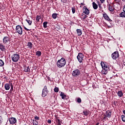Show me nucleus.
<instances>
[{
    "instance_id": "obj_28",
    "label": "nucleus",
    "mask_w": 125,
    "mask_h": 125,
    "mask_svg": "<svg viewBox=\"0 0 125 125\" xmlns=\"http://www.w3.org/2000/svg\"><path fill=\"white\" fill-rule=\"evenodd\" d=\"M26 22H27V23L29 24V25L30 26H31V25H32V21H30V19L26 20Z\"/></svg>"
},
{
    "instance_id": "obj_49",
    "label": "nucleus",
    "mask_w": 125,
    "mask_h": 125,
    "mask_svg": "<svg viewBox=\"0 0 125 125\" xmlns=\"http://www.w3.org/2000/svg\"><path fill=\"white\" fill-rule=\"evenodd\" d=\"M124 65L125 66V60H123Z\"/></svg>"
},
{
    "instance_id": "obj_29",
    "label": "nucleus",
    "mask_w": 125,
    "mask_h": 125,
    "mask_svg": "<svg viewBox=\"0 0 125 125\" xmlns=\"http://www.w3.org/2000/svg\"><path fill=\"white\" fill-rule=\"evenodd\" d=\"M36 55L38 56V57H40L42 55V52L40 51H38L36 52Z\"/></svg>"
},
{
    "instance_id": "obj_17",
    "label": "nucleus",
    "mask_w": 125,
    "mask_h": 125,
    "mask_svg": "<svg viewBox=\"0 0 125 125\" xmlns=\"http://www.w3.org/2000/svg\"><path fill=\"white\" fill-rule=\"evenodd\" d=\"M92 6H93V8L94 9H97L98 8V5L95 3V2H92Z\"/></svg>"
},
{
    "instance_id": "obj_37",
    "label": "nucleus",
    "mask_w": 125,
    "mask_h": 125,
    "mask_svg": "<svg viewBox=\"0 0 125 125\" xmlns=\"http://www.w3.org/2000/svg\"><path fill=\"white\" fill-rule=\"evenodd\" d=\"M121 119L123 121V122H125V115H122L121 116Z\"/></svg>"
},
{
    "instance_id": "obj_20",
    "label": "nucleus",
    "mask_w": 125,
    "mask_h": 125,
    "mask_svg": "<svg viewBox=\"0 0 125 125\" xmlns=\"http://www.w3.org/2000/svg\"><path fill=\"white\" fill-rule=\"evenodd\" d=\"M60 96L62 97V99H65V98H66V95L65 93L63 92H61Z\"/></svg>"
},
{
    "instance_id": "obj_6",
    "label": "nucleus",
    "mask_w": 125,
    "mask_h": 125,
    "mask_svg": "<svg viewBox=\"0 0 125 125\" xmlns=\"http://www.w3.org/2000/svg\"><path fill=\"white\" fill-rule=\"evenodd\" d=\"M120 56V55H119V52L115 51L111 55V57L112 59H114V60H116V59H118Z\"/></svg>"
},
{
    "instance_id": "obj_8",
    "label": "nucleus",
    "mask_w": 125,
    "mask_h": 125,
    "mask_svg": "<svg viewBox=\"0 0 125 125\" xmlns=\"http://www.w3.org/2000/svg\"><path fill=\"white\" fill-rule=\"evenodd\" d=\"M8 42H10V38L7 36L4 37L3 38V43L6 44Z\"/></svg>"
},
{
    "instance_id": "obj_19",
    "label": "nucleus",
    "mask_w": 125,
    "mask_h": 125,
    "mask_svg": "<svg viewBox=\"0 0 125 125\" xmlns=\"http://www.w3.org/2000/svg\"><path fill=\"white\" fill-rule=\"evenodd\" d=\"M27 46H28V48L30 49H31V48L33 47V43L31 42H28L27 44Z\"/></svg>"
},
{
    "instance_id": "obj_18",
    "label": "nucleus",
    "mask_w": 125,
    "mask_h": 125,
    "mask_svg": "<svg viewBox=\"0 0 125 125\" xmlns=\"http://www.w3.org/2000/svg\"><path fill=\"white\" fill-rule=\"evenodd\" d=\"M48 94V92L45 91V90H42V97H45V96H46V95H47Z\"/></svg>"
},
{
    "instance_id": "obj_13",
    "label": "nucleus",
    "mask_w": 125,
    "mask_h": 125,
    "mask_svg": "<svg viewBox=\"0 0 125 125\" xmlns=\"http://www.w3.org/2000/svg\"><path fill=\"white\" fill-rule=\"evenodd\" d=\"M84 11L83 12L84 14H86V15H88L89 14V10L87 8V7H84Z\"/></svg>"
},
{
    "instance_id": "obj_45",
    "label": "nucleus",
    "mask_w": 125,
    "mask_h": 125,
    "mask_svg": "<svg viewBox=\"0 0 125 125\" xmlns=\"http://www.w3.org/2000/svg\"><path fill=\"white\" fill-rule=\"evenodd\" d=\"M107 20V21H109V22H112V20L109 17H108V19H107V20Z\"/></svg>"
},
{
    "instance_id": "obj_51",
    "label": "nucleus",
    "mask_w": 125,
    "mask_h": 125,
    "mask_svg": "<svg viewBox=\"0 0 125 125\" xmlns=\"http://www.w3.org/2000/svg\"><path fill=\"white\" fill-rule=\"evenodd\" d=\"M81 4L83 6V5H84V4L83 3H81Z\"/></svg>"
},
{
    "instance_id": "obj_40",
    "label": "nucleus",
    "mask_w": 125,
    "mask_h": 125,
    "mask_svg": "<svg viewBox=\"0 0 125 125\" xmlns=\"http://www.w3.org/2000/svg\"><path fill=\"white\" fill-rule=\"evenodd\" d=\"M62 2L63 3H66L67 2V0H61Z\"/></svg>"
},
{
    "instance_id": "obj_44",
    "label": "nucleus",
    "mask_w": 125,
    "mask_h": 125,
    "mask_svg": "<svg viewBox=\"0 0 125 125\" xmlns=\"http://www.w3.org/2000/svg\"><path fill=\"white\" fill-rule=\"evenodd\" d=\"M2 121V117L0 116V124H1V121Z\"/></svg>"
},
{
    "instance_id": "obj_4",
    "label": "nucleus",
    "mask_w": 125,
    "mask_h": 125,
    "mask_svg": "<svg viewBox=\"0 0 125 125\" xmlns=\"http://www.w3.org/2000/svg\"><path fill=\"white\" fill-rule=\"evenodd\" d=\"M16 32L18 33L19 35L23 34V29L21 25H17L16 27Z\"/></svg>"
},
{
    "instance_id": "obj_30",
    "label": "nucleus",
    "mask_w": 125,
    "mask_h": 125,
    "mask_svg": "<svg viewBox=\"0 0 125 125\" xmlns=\"http://www.w3.org/2000/svg\"><path fill=\"white\" fill-rule=\"evenodd\" d=\"M4 65V62L2 60H0V67H2Z\"/></svg>"
},
{
    "instance_id": "obj_9",
    "label": "nucleus",
    "mask_w": 125,
    "mask_h": 125,
    "mask_svg": "<svg viewBox=\"0 0 125 125\" xmlns=\"http://www.w3.org/2000/svg\"><path fill=\"white\" fill-rule=\"evenodd\" d=\"M9 121L10 124L11 125H14L15 124H16V123L17 122L16 118H15L14 117L10 118L9 119Z\"/></svg>"
},
{
    "instance_id": "obj_25",
    "label": "nucleus",
    "mask_w": 125,
    "mask_h": 125,
    "mask_svg": "<svg viewBox=\"0 0 125 125\" xmlns=\"http://www.w3.org/2000/svg\"><path fill=\"white\" fill-rule=\"evenodd\" d=\"M58 15V14H56V13H53L52 15V18H53V19H56L57 18V16Z\"/></svg>"
},
{
    "instance_id": "obj_54",
    "label": "nucleus",
    "mask_w": 125,
    "mask_h": 125,
    "mask_svg": "<svg viewBox=\"0 0 125 125\" xmlns=\"http://www.w3.org/2000/svg\"><path fill=\"white\" fill-rule=\"evenodd\" d=\"M117 0H114V1H117Z\"/></svg>"
},
{
    "instance_id": "obj_11",
    "label": "nucleus",
    "mask_w": 125,
    "mask_h": 125,
    "mask_svg": "<svg viewBox=\"0 0 125 125\" xmlns=\"http://www.w3.org/2000/svg\"><path fill=\"white\" fill-rule=\"evenodd\" d=\"M108 10L110 11V12H114L115 11V8L114 6H112L111 4L108 5Z\"/></svg>"
},
{
    "instance_id": "obj_39",
    "label": "nucleus",
    "mask_w": 125,
    "mask_h": 125,
    "mask_svg": "<svg viewBox=\"0 0 125 125\" xmlns=\"http://www.w3.org/2000/svg\"><path fill=\"white\" fill-rule=\"evenodd\" d=\"M34 119L35 120V121H39V120H40V118L38 117V116H36L35 117H34Z\"/></svg>"
},
{
    "instance_id": "obj_52",
    "label": "nucleus",
    "mask_w": 125,
    "mask_h": 125,
    "mask_svg": "<svg viewBox=\"0 0 125 125\" xmlns=\"http://www.w3.org/2000/svg\"><path fill=\"white\" fill-rule=\"evenodd\" d=\"M104 119H106V116H105V117L104 118Z\"/></svg>"
},
{
    "instance_id": "obj_41",
    "label": "nucleus",
    "mask_w": 125,
    "mask_h": 125,
    "mask_svg": "<svg viewBox=\"0 0 125 125\" xmlns=\"http://www.w3.org/2000/svg\"><path fill=\"white\" fill-rule=\"evenodd\" d=\"M87 17V16H86V15H84V16H83V17L82 18L84 20V19H86Z\"/></svg>"
},
{
    "instance_id": "obj_27",
    "label": "nucleus",
    "mask_w": 125,
    "mask_h": 125,
    "mask_svg": "<svg viewBox=\"0 0 125 125\" xmlns=\"http://www.w3.org/2000/svg\"><path fill=\"white\" fill-rule=\"evenodd\" d=\"M33 125H39V122L37 120H33Z\"/></svg>"
},
{
    "instance_id": "obj_55",
    "label": "nucleus",
    "mask_w": 125,
    "mask_h": 125,
    "mask_svg": "<svg viewBox=\"0 0 125 125\" xmlns=\"http://www.w3.org/2000/svg\"><path fill=\"white\" fill-rule=\"evenodd\" d=\"M123 1H125V0H122Z\"/></svg>"
},
{
    "instance_id": "obj_35",
    "label": "nucleus",
    "mask_w": 125,
    "mask_h": 125,
    "mask_svg": "<svg viewBox=\"0 0 125 125\" xmlns=\"http://www.w3.org/2000/svg\"><path fill=\"white\" fill-rule=\"evenodd\" d=\"M54 91L55 92H58L59 91V88H58L57 87H55L54 89Z\"/></svg>"
},
{
    "instance_id": "obj_15",
    "label": "nucleus",
    "mask_w": 125,
    "mask_h": 125,
    "mask_svg": "<svg viewBox=\"0 0 125 125\" xmlns=\"http://www.w3.org/2000/svg\"><path fill=\"white\" fill-rule=\"evenodd\" d=\"M4 87L6 90H9V89H10V84L6 83L4 85Z\"/></svg>"
},
{
    "instance_id": "obj_3",
    "label": "nucleus",
    "mask_w": 125,
    "mask_h": 125,
    "mask_svg": "<svg viewBox=\"0 0 125 125\" xmlns=\"http://www.w3.org/2000/svg\"><path fill=\"white\" fill-rule=\"evenodd\" d=\"M13 62H18L20 59V55L17 53L13 54L11 56Z\"/></svg>"
},
{
    "instance_id": "obj_7",
    "label": "nucleus",
    "mask_w": 125,
    "mask_h": 125,
    "mask_svg": "<svg viewBox=\"0 0 125 125\" xmlns=\"http://www.w3.org/2000/svg\"><path fill=\"white\" fill-rule=\"evenodd\" d=\"M77 59L80 63H82L83 60V54L81 53H79L78 55L77 56Z\"/></svg>"
},
{
    "instance_id": "obj_33",
    "label": "nucleus",
    "mask_w": 125,
    "mask_h": 125,
    "mask_svg": "<svg viewBox=\"0 0 125 125\" xmlns=\"http://www.w3.org/2000/svg\"><path fill=\"white\" fill-rule=\"evenodd\" d=\"M42 90H45L46 92H49V91H48V89H47V86H44L43 89Z\"/></svg>"
},
{
    "instance_id": "obj_38",
    "label": "nucleus",
    "mask_w": 125,
    "mask_h": 125,
    "mask_svg": "<svg viewBox=\"0 0 125 125\" xmlns=\"http://www.w3.org/2000/svg\"><path fill=\"white\" fill-rule=\"evenodd\" d=\"M77 102L78 103H82V99H81V98H78L77 99Z\"/></svg>"
},
{
    "instance_id": "obj_23",
    "label": "nucleus",
    "mask_w": 125,
    "mask_h": 125,
    "mask_svg": "<svg viewBox=\"0 0 125 125\" xmlns=\"http://www.w3.org/2000/svg\"><path fill=\"white\" fill-rule=\"evenodd\" d=\"M117 94L119 97H122V96L124 95V94H123V92L122 91H119L117 93Z\"/></svg>"
},
{
    "instance_id": "obj_21",
    "label": "nucleus",
    "mask_w": 125,
    "mask_h": 125,
    "mask_svg": "<svg viewBox=\"0 0 125 125\" xmlns=\"http://www.w3.org/2000/svg\"><path fill=\"white\" fill-rule=\"evenodd\" d=\"M24 72H25V73H28V72H30V66H24Z\"/></svg>"
},
{
    "instance_id": "obj_22",
    "label": "nucleus",
    "mask_w": 125,
    "mask_h": 125,
    "mask_svg": "<svg viewBox=\"0 0 125 125\" xmlns=\"http://www.w3.org/2000/svg\"><path fill=\"white\" fill-rule=\"evenodd\" d=\"M120 17H122L123 18H125V11H123V12H122L120 15Z\"/></svg>"
},
{
    "instance_id": "obj_10",
    "label": "nucleus",
    "mask_w": 125,
    "mask_h": 125,
    "mask_svg": "<svg viewBox=\"0 0 125 125\" xmlns=\"http://www.w3.org/2000/svg\"><path fill=\"white\" fill-rule=\"evenodd\" d=\"M0 50L1 51L6 53V49H5V45L0 43Z\"/></svg>"
},
{
    "instance_id": "obj_24",
    "label": "nucleus",
    "mask_w": 125,
    "mask_h": 125,
    "mask_svg": "<svg viewBox=\"0 0 125 125\" xmlns=\"http://www.w3.org/2000/svg\"><path fill=\"white\" fill-rule=\"evenodd\" d=\"M103 17L104 18V19H105V20H108L109 19V16H108L106 13L103 14Z\"/></svg>"
},
{
    "instance_id": "obj_47",
    "label": "nucleus",
    "mask_w": 125,
    "mask_h": 125,
    "mask_svg": "<svg viewBox=\"0 0 125 125\" xmlns=\"http://www.w3.org/2000/svg\"><path fill=\"white\" fill-rule=\"evenodd\" d=\"M24 30H26V31H30V30L28 28H26V27H24Z\"/></svg>"
},
{
    "instance_id": "obj_42",
    "label": "nucleus",
    "mask_w": 125,
    "mask_h": 125,
    "mask_svg": "<svg viewBox=\"0 0 125 125\" xmlns=\"http://www.w3.org/2000/svg\"><path fill=\"white\" fill-rule=\"evenodd\" d=\"M101 3H104L105 2V0H100Z\"/></svg>"
},
{
    "instance_id": "obj_5",
    "label": "nucleus",
    "mask_w": 125,
    "mask_h": 125,
    "mask_svg": "<svg viewBox=\"0 0 125 125\" xmlns=\"http://www.w3.org/2000/svg\"><path fill=\"white\" fill-rule=\"evenodd\" d=\"M80 74H81V71L77 69L73 71L72 75L73 77H77L80 76Z\"/></svg>"
},
{
    "instance_id": "obj_32",
    "label": "nucleus",
    "mask_w": 125,
    "mask_h": 125,
    "mask_svg": "<svg viewBox=\"0 0 125 125\" xmlns=\"http://www.w3.org/2000/svg\"><path fill=\"white\" fill-rule=\"evenodd\" d=\"M56 122L59 124H62V120H60V119H58L57 118L56 119Z\"/></svg>"
},
{
    "instance_id": "obj_26",
    "label": "nucleus",
    "mask_w": 125,
    "mask_h": 125,
    "mask_svg": "<svg viewBox=\"0 0 125 125\" xmlns=\"http://www.w3.org/2000/svg\"><path fill=\"white\" fill-rule=\"evenodd\" d=\"M41 18H42V17L40 16L37 15L36 18V21H37V22H40V20Z\"/></svg>"
},
{
    "instance_id": "obj_48",
    "label": "nucleus",
    "mask_w": 125,
    "mask_h": 125,
    "mask_svg": "<svg viewBox=\"0 0 125 125\" xmlns=\"http://www.w3.org/2000/svg\"><path fill=\"white\" fill-rule=\"evenodd\" d=\"M97 3H98V5H99V4H101V3H100V2H99V1H97Z\"/></svg>"
},
{
    "instance_id": "obj_34",
    "label": "nucleus",
    "mask_w": 125,
    "mask_h": 125,
    "mask_svg": "<svg viewBox=\"0 0 125 125\" xmlns=\"http://www.w3.org/2000/svg\"><path fill=\"white\" fill-rule=\"evenodd\" d=\"M10 87L11 89L10 91L11 92H12V91H13V84H12V83H10Z\"/></svg>"
},
{
    "instance_id": "obj_2",
    "label": "nucleus",
    "mask_w": 125,
    "mask_h": 125,
    "mask_svg": "<svg viewBox=\"0 0 125 125\" xmlns=\"http://www.w3.org/2000/svg\"><path fill=\"white\" fill-rule=\"evenodd\" d=\"M65 65L66 60L64 58H62L61 60H58L57 62V66L58 68H63Z\"/></svg>"
},
{
    "instance_id": "obj_14",
    "label": "nucleus",
    "mask_w": 125,
    "mask_h": 125,
    "mask_svg": "<svg viewBox=\"0 0 125 125\" xmlns=\"http://www.w3.org/2000/svg\"><path fill=\"white\" fill-rule=\"evenodd\" d=\"M76 32L77 33V35H78V36L80 37V36H82V34H83V32L82 31V29H77L76 30Z\"/></svg>"
},
{
    "instance_id": "obj_12",
    "label": "nucleus",
    "mask_w": 125,
    "mask_h": 125,
    "mask_svg": "<svg viewBox=\"0 0 125 125\" xmlns=\"http://www.w3.org/2000/svg\"><path fill=\"white\" fill-rule=\"evenodd\" d=\"M106 117L107 118H111V116H112V111H110V110H107L105 113Z\"/></svg>"
},
{
    "instance_id": "obj_46",
    "label": "nucleus",
    "mask_w": 125,
    "mask_h": 125,
    "mask_svg": "<svg viewBox=\"0 0 125 125\" xmlns=\"http://www.w3.org/2000/svg\"><path fill=\"white\" fill-rule=\"evenodd\" d=\"M48 124H51V120L48 119L47 121Z\"/></svg>"
},
{
    "instance_id": "obj_36",
    "label": "nucleus",
    "mask_w": 125,
    "mask_h": 125,
    "mask_svg": "<svg viewBox=\"0 0 125 125\" xmlns=\"http://www.w3.org/2000/svg\"><path fill=\"white\" fill-rule=\"evenodd\" d=\"M72 11L73 14L76 12V8L75 7L72 8Z\"/></svg>"
},
{
    "instance_id": "obj_50",
    "label": "nucleus",
    "mask_w": 125,
    "mask_h": 125,
    "mask_svg": "<svg viewBox=\"0 0 125 125\" xmlns=\"http://www.w3.org/2000/svg\"><path fill=\"white\" fill-rule=\"evenodd\" d=\"M57 125H61V123H58Z\"/></svg>"
},
{
    "instance_id": "obj_53",
    "label": "nucleus",
    "mask_w": 125,
    "mask_h": 125,
    "mask_svg": "<svg viewBox=\"0 0 125 125\" xmlns=\"http://www.w3.org/2000/svg\"><path fill=\"white\" fill-rule=\"evenodd\" d=\"M1 82H0V84H1Z\"/></svg>"
},
{
    "instance_id": "obj_43",
    "label": "nucleus",
    "mask_w": 125,
    "mask_h": 125,
    "mask_svg": "<svg viewBox=\"0 0 125 125\" xmlns=\"http://www.w3.org/2000/svg\"><path fill=\"white\" fill-rule=\"evenodd\" d=\"M100 9H102V6L101 4L98 5Z\"/></svg>"
},
{
    "instance_id": "obj_16",
    "label": "nucleus",
    "mask_w": 125,
    "mask_h": 125,
    "mask_svg": "<svg viewBox=\"0 0 125 125\" xmlns=\"http://www.w3.org/2000/svg\"><path fill=\"white\" fill-rule=\"evenodd\" d=\"M83 114L84 115V116H85L86 117H87V116H88L89 114V110L86 109L85 110H84L83 111Z\"/></svg>"
},
{
    "instance_id": "obj_31",
    "label": "nucleus",
    "mask_w": 125,
    "mask_h": 125,
    "mask_svg": "<svg viewBox=\"0 0 125 125\" xmlns=\"http://www.w3.org/2000/svg\"><path fill=\"white\" fill-rule=\"evenodd\" d=\"M47 21H45L43 23V26L44 28H47Z\"/></svg>"
},
{
    "instance_id": "obj_1",
    "label": "nucleus",
    "mask_w": 125,
    "mask_h": 125,
    "mask_svg": "<svg viewBox=\"0 0 125 125\" xmlns=\"http://www.w3.org/2000/svg\"><path fill=\"white\" fill-rule=\"evenodd\" d=\"M101 65L102 67V73L104 74V75H106L107 73H108V71H110V67H109V65L105 64L104 62H101Z\"/></svg>"
}]
</instances>
